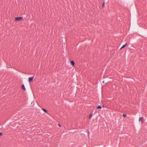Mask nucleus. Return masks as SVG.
Here are the masks:
<instances>
[{"label":"nucleus","mask_w":147,"mask_h":147,"mask_svg":"<svg viewBox=\"0 0 147 147\" xmlns=\"http://www.w3.org/2000/svg\"><path fill=\"white\" fill-rule=\"evenodd\" d=\"M124 47H123V46H122L121 48L120 49H122Z\"/></svg>","instance_id":"nucleus-15"},{"label":"nucleus","mask_w":147,"mask_h":147,"mask_svg":"<svg viewBox=\"0 0 147 147\" xmlns=\"http://www.w3.org/2000/svg\"><path fill=\"white\" fill-rule=\"evenodd\" d=\"M34 78V76H33L32 77H29V78H28V80H29L28 81H29V82H30L31 81H32V80Z\"/></svg>","instance_id":"nucleus-2"},{"label":"nucleus","mask_w":147,"mask_h":147,"mask_svg":"<svg viewBox=\"0 0 147 147\" xmlns=\"http://www.w3.org/2000/svg\"><path fill=\"white\" fill-rule=\"evenodd\" d=\"M143 118V117H140L139 118V121H142V119Z\"/></svg>","instance_id":"nucleus-7"},{"label":"nucleus","mask_w":147,"mask_h":147,"mask_svg":"<svg viewBox=\"0 0 147 147\" xmlns=\"http://www.w3.org/2000/svg\"><path fill=\"white\" fill-rule=\"evenodd\" d=\"M104 82V81H103V82Z\"/></svg>","instance_id":"nucleus-17"},{"label":"nucleus","mask_w":147,"mask_h":147,"mask_svg":"<svg viewBox=\"0 0 147 147\" xmlns=\"http://www.w3.org/2000/svg\"><path fill=\"white\" fill-rule=\"evenodd\" d=\"M88 135L89 134V131L88 130Z\"/></svg>","instance_id":"nucleus-14"},{"label":"nucleus","mask_w":147,"mask_h":147,"mask_svg":"<svg viewBox=\"0 0 147 147\" xmlns=\"http://www.w3.org/2000/svg\"><path fill=\"white\" fill-rule=\"evenodd\" d=\"M104 4H105V2H104L103 3H102V7H104Z\"/></svg>","instance_id":"nucleus-11"},{"label":"nucleus","mask_w":147,"mask_h":147,"mask_svg":"<svg viewBox=\"0 0 147 147\" xmlns=\"http://www.w3.org/2000/svg\"><path fill=\"white\" fill-rule=\"evenodd\" d=\"M92 115V114H91V115H90L89 116V118H90Z\"/></svg>","instance_id":"nucleus-10"},{"label":"nucleus","mask_w":147,"mask_h":147,"mask_svg":"<svg viewBox=\"0 0 147 147\" xmlns=\"http://www.w3.org/2000/svg\"><path fill=\"white\" fill-rule=\"evenodd\" d=\"M2 135V133L1 132H0V136H1Z\"/></svg>","instance_id":"nucleus-12"},{"label":"nucleus","mask_w":147,"mask_h":147,"mask_svg":"<svg viewBox=\"0 0 147 147\" xmlns=\"http://www.w3.org/2000/svg\"><path fill=\"white\" fill-rule=\"evenodd\" d=\"M1 129V128H0V129Z\"/></svg>","instance_id":"nucleus-18"},{"label":"nucleus","mask_w":147,"mask_h":147,"mask_svg":"<svg viewBox=\"0 0 147 147\" xmlns=\"http://www.w3.org/2000/svg\"><path fill=\"white\" fill-rule=\"evenodd\" d=\"M70 63L73 66H74L75 65V62L74 61H70Z\"/></svg>","instance_id":"nucleus-3"},{"label":"nucleus","mask_w":147,"mask_h":147,"mask_svg":"<svg viewBox=\"0 0 147 147\" xmlns=\"http://www.w3.org/2000/svg\"><path fill=\"white\" fill-rule=\"evenodd\" d=\"M42 109L46 113H47V110L46 109H44V108H42Z\"/></svg>","instance_id":"nucleus-6"},{"label":"nucleus","mask_w":147,"mask_h":147,"mask_svg":"<svg viewBox=\"0 0 147 147\" xmlns=\"http://www.w3.org/2000/svg\"><path fill=\"white\" fill-rule=\"evenodd\" d=\"M123 116H124V117H126L127 115L125 114H123Z\"/></svg>","instance_id":"nucleus-9"},{"label":"nucleus","mask_w":147,"mask_h":147,"mask_svg":"<svg viewBox=\"0 0 147 147\" xmlns=\"http://www.w3.org/2000/svg\"><path fill=\"white\" fill-rule=\"evenodd\" d=\"M124 47H123V46H122L121 48L120 49H122Z\"/></svg>","instance_id":"nucleus-16"},{"label":"nucleus","mask_w":147,"mask_h":147,"mask_svg":"<svg viewBox=\"0 0 147 147\" xmlns=\"http://www.w3.org/2000/svg\"><path fill=\"white\" fill-rule=\"evenodd\" d=\"M23 17H17L15 18V20H16L20 21L22 19Z\"/></svg>","instance_id":"nucleus-1"},{"label":"nucleus","mask_w":147,"mask_h":147,"mask_svg":"<svg viewBox=\"0 0 147 147\" xmlns=\"http://www.w3.org/2000/svg\"><path fill=\"white\" fill-rule=\"evenodd\" d=\"M127 43H125L124 45H123L122 46H123V47H125V46L127 45Z\"/></svg>","instance_id":"nucleus-8"},{"label":"nucleus","mask_w":147,"mask_h":147,"mask_svg":"<svg viewBox=\"0 0 147 147\" xmlns=\"http://www.w3.org/2000/svg\"><path fill=\"white\" fill-rule=\"evenodd\" d=\"M97 109H101L102 108V107L101 105H98L97 107Z\"/></svg>","instance_id":"nucleus-5"},{"label":"nucleus","mask_w":147,"mask_h":147,"mask_svg":"<svg viewBox=\"0 0 147 147\" xmlns=\"http://www.w3.org/2000/svg\"><path fill=\"white\" fill-rule=\"evenodd\" d=\"M22 88L24 91L26 90V88L24 84L22 85Z\"/></svg>","instance_id":"nucleus-4"},{"label":"nucleus","mask_w":147,"mask_h":147,"mask_svg":"<svg viewBox=\"0 0 147 147\" xmlns=\"http://www.w3.org/2000/svg\"><path fill=\"white\" fill-rule=\"evenodd\" d=\"M58 126H59V127H61V125H60V124H59H59H58Z\"/></svg>","instance_id":"nucleus-13"}]
</instances>
